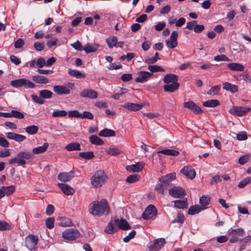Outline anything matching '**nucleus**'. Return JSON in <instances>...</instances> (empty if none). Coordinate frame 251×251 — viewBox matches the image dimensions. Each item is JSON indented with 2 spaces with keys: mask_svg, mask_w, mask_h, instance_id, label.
<instances>
[{
  "mask_svg": "<svg viewBox=\"0 0 251 251\" xmlns=\"http://www.w3.org/2000/svg\"><path fill=\"white\" fill-rule=\"evenodd\" d=\"M9 142L4 137H0V146L4 148H7L9 147Z\"/></svg>",
  "mask_w": 251,
  "mask_h": 251,
  "instance_id": "61",
  "label": "nucleus"
},
{
  "mask_svg": "<svg viewBox=\"0 0 251 251\" xmlns=\"http://www.w3.org/2000/svg\"><path fill=\"white\" fill-rule=\"evenodd\" d=\"M230 234H236L239 236H243L245 234V231L242 228L231 229L229 232Z\"/></svg>",
  "mask_w": 251,
  "mask_h": 251,
  "instance_id": "52",
  "label": "nucleus"
},
{
  "mask_svg": "<svg viewBox=\"0 0 251 251\" xmlns=\"http://www.w3.org/2000/svg\"><path fill=\"white\" fill-rule=\"evenodd\" d=\"M180 172L182 173L188 178L193 179L196 176L195 170L191 167L185 166L181 170Z\"/></svg>",
  "mask_w": 251,
  "mask_h": 251,
  "instance_id": "15",
  "label": "nucleus"
},
{
  "mask_svg": "<svg viewBox=\"0 0 251 251\" xmlns=\"http://www.w3.org/2000/svg\"><path fill=\"white\" fill-rule=\"evenodd\" d=\"M136 232L135 230H132L127 236L123 238V241L125 243L128 242L131 239L133 238L136 235Z\"/></svg>",
  "mask_w": 251,
  "mask_h": 251,
  "instance_id": "56",
  "label": "nucleus"
},
{
  "mask_svg": "<svg viewBox=\"0 0 251 251\" xmlns=\"http://www.w3.org/2000/svg\"><path fill=\"white\" fill-rule=\"evenodd\" d=\"M140 179V176L138 175L134 174L130 175L126 179V181L129 183H133L138 181Z\"/></svg>",
  "mask_w": 251,
  "mask_h": 251,
  "instance_id": "46",
  "label": "nucleus"
},
{
  "mask_svg": "<svg viewBox=\"0 0 251 251\" xmlns=\"http://www.w3.org/2000/svg\"><path fill=\"white\" fill-rule=\"evenodd\" d=\"M32 80L37 83L41 84H46L49 82V79L43 75H34L32 76Z\"/></svg>",
  "mask_w": 251,
  "mask_h": 251,
  "instance_id": "19",
  "label": "nucleus"
},
{
  "mask_svg": "<svg viewBox=\"0 0 251 251\" xmlns=\"http://www.w3.org/2000/svg\"><path fill=\"white\" fill-rule=\"evenodd\" d=\"M99 47L98 45L96 44H87L84 47L83 50L86 53L92 52L97 50Z\"/></svg>",
  "mask_w": 251,
  "mask_h": 251,
  "instance_id": "27",
  "label": "nucleus"
},
{
  "mask_svg": "<svg viewBox=\"0 0 251 251\" xmlns=\"http://www.w3.org/2000/svg\"><path fill=\"white\" fill-rule=\"evenodd\" d=\"M251 110L249 107L233 106L229 110V112L235 116H242Z\"/></svg>",
  "mask_w": 251,
  "mask_h": 251,
  "instance_id": "3",
  "label": "nucleus"
},
{
  "mask_svg": "<svg viewBox=\"0 0 251 251\" xmlns=\"http://www.w3.org/2000/svg\"><path fill=\"white\" fill-rule=\"evenodd\" d=\"M79 156L84 159L90 160L94 157V152L92 151L87 152H81L79 153Z\"/></svg>",
  "mask_w": 251,
  "mask_h": 251,
  "instance_id": "44",
  "label": "nucleus"
},
{
  "mask_svg": "<svg viewBox=\"0 0 251 251\" xmlns=\"http://www.w3.org/2000/svg\"><path fill=\"white\" fill-rule=\"evenodd\" d=\"M144 105L142 103L138 104L132 102H127L122 105V106L129 111H137L141 109L144 106Z\"/></svg>",
  "mask_w": 251,
  "mask_h": 251,
  "instance_id": "16",
  "label": "nucleus"
},
{
  "mask_svg": "<svg viewBox=\"0 0 251 251\" xmlns=\"http://www.w3.org/2000/svg\"><path fill=\"white\" fill-rule=\"evenodd\" d=\"M75 176V172L71 171L69 172L60 173L57 176L58 179L62 182L69 181Z\"/></svg>",
  "mask_w": 251,
  "mask_h": 251,
  "instance_id": "12",
  "label": "nucleus"
},
{
  "mask_svg": "<svg viewBox=\"0 0 251 251\" xmlns=\"http://www.w3.org/2000/svg\"><path fill=\"white\" fill-rule=\"evenodd\" d=\"M17 156L20 157L23 159H30L33 157V155L31 152L26 151L19 152L17 154Z\"/></svg>",
  "mask_w": 251,
  "mask_h": 251,
  "instance_id": "38",
  "label": "nucleus"
},
{
  "mask_svg": "<svg viewBox=\"0 0 251 251\" xmlns=\"http://www.w3.org/2000/svg\"><path fill=\"white\" fill-rule=\"evenodd\" d=\"M177 36L178 34L177 31H174L172 32L169 39L166 41V45L168 48L170 49H173L177 46Z\"/></svg>",
  "mask_w": 251,
  "mask_h": 251,
  "instance_id": "9",
  "label": "nucleus"
},
{
  "mask_svg": "<svg viewBox=\"0 0 251 251\" xmlns=\"http://www.w3.org/2000/svg\"><path fill=\"white\" fill-rule=\"evenodd\" d=\"M223 88L232 93H235L238 91V87L237 85L228 82L224 83L223 84Z\"/></svg>",
  "mask_w": 251,
  "mask_h": 251,
  "instance_id": "23",
  "label": "nucleus"
},
{
  "mask_svg": "<svg viewBox=\"0 0 251 251\" xmlns=\"http://www.w3.org/2000/svg\"><path fill=\"white\" fill-rule=\"evenodd\" d=\"M106 42L109 48L116 47L117 44V38L115 36L110 37L106 39Z\"/></svg>",
  "mask_w": 251,
  "mask_h": 251,
  "instance_id": "37",
  "label": "nucleus"
},
{
  "mask_svg": "<svg viewBox=\"0 0 251 251\" xmlns=\"http://www.w3.org/2000/svg\"><path fill=\"white\" fill-rule=\"evenodd\" d=\"M179 84L177 82H173L171 84H167L163 87L165 92H173L178 89Z\"/></svg>",
  "mask_w": 251,
  "mask_h": 251,
  "instance_id": "20",
  "label": "nucleus"
},
{
  "mask_svg": "<svg viewBox=\"0 0 251 251\" xmlns=\"http://www.w3.org/2000/svg\"><path fill=\"white\" fill-rule=\"evenodd\" d=\"M23 86H24L26 88L33 89L35 87V85L29 80L25 78H23L22 87Z\"/></svg>",
  "mask_w": 251,
  "mask_h": 251,
  "instance_id": "48",
  "label": "nucleus"
},
{
  "mask_svg": "<svg viewBox=\"0 0 251 251\" xmlns=\"http://www.w3.org/2000/svg\"><path fill=\"white\" fill-rule=\"evenodd\" d=\"M82 98H87L91 99H95L98 97V93L94 90L85 89L79 94Z\"/></svg>",
  "mask_w": 251,
  "mask_h": 251,
  "instance_id": "10",
  "label": "nucleus"
},
{
  "mask_svg": "<svg viewBox=\"0 0 251 251\" xmlns=\"http://www.w3.org/2000/svg\"><path fill=\"white\" fill-rule=\"evenodd\" d=\"M159 184H157L155 186V190L158 193L164 194V192L168 189V186L164 184L162 182H160Z\"/></svg>",
  "mask_w": 251,
  "mask_h": 251,
  "instance_id": "40",
  "label": "nucleus"
},
{
  "mask_svg": "<svg viewBox=\"0 0 251 251\" xmlns=\"http://www.w3.org/2000/svg\"><path fill=\"white\" fill-rule=\"evenodd\" d=\"M2 189L4 193V195L9 196L14 193L15 190V186L11 185L9 186H2Z\"/></svg>",
  "mask_w": 251,
  "mask_h": 251,
  "instance_id": "45",
  "label": "nucleus"
},
{
  "mask_svg": "<svg viewBox=\"0 0 251 251\" xmlns=\"http://www.w3.org/2000/svg\"><path fill=\"white\" fill-rule=\"evenodd\" d=\"M232 134L236 136V138L239 141L245 140L248 138L247 135L244 131H241L238 134L235 133H232Z\"/></svg>",
  "mask_w": 251,
  "mask_h": 251,
  "instance_id": "50",
  "label": "nucleus"
},
{
  "mask_svg": "<svg viewBox=\"0 0 251 251\" xmlns=\"http://www.w3.org/2000/svg\"><path fill=\"white\" fill-rule=\"evenodd\" d=\"M53 90L59 95H68L71 92L68 87L64 85H55L53 87Z\"/></svg>",
  "mask_w": 251,
  "mask_h": 251,
  "instance_id": "14",
  "label": "nucleus"
},
{
  "mask_svg": "<svg viewBox=\"0 0 251 251\" xmlns=\"http://www.w3.org/2000/svg\"><path fill=\"white\" fill-rule=\"evenodd\" d=\"M165 244V240L163 238H158L154 240L153 243H150L149 249L151 251H158Z\"/></svg>",
  "mask_w": 251,
  "mask_h": 251,
  "instance_id": "5",
  "label": "nucleus"
},
{
  "mask_svg": "<svg viewBox=\"0 0 251 251\" xmlns=\"http://www.w3.org/2000/svg\"><path fill=\"white\" fill-rule=\"evenodd\" d=\"M114 222L120 229L127 230L130 228L127 221L123 218L120 220L115 219L114 220Z\"/></svg>",
  "mask_w": 251,
  "mask_h": 251,
  "instance_id": "17",
  "label": "nucleus"
},
{
  "mask_svg": "<svg viewBox=\"0 0 251 251\" xmlns=\"http://www.w3.org/2000/svg\"><path fill=\"white\" fill-rule=\"evenodd\" d=\"M38 240V238L37 236L28 235L25 238V246L28 250H33L36 246Z\"/></svg>",
  "mask_w": 251,
  "mask_h": 251,
  "instance_id": "7",
  "label": "nucleus"
},
{
  "mask_svg": "<svg viewBox=\"0 0 251 251\" xmlns=\"http://www.w3.org/2000/svg\"><path fill=\"white\" fill-rule=\"evenodd\" d=\"M178 76L176 75L170 74L165 75L163 78V81L165 83L168 84L177 82Z\"/></svg>",
  "mask_w": 251,
  "mask_h": 251,
  "instance_id": "22",
  "label": "nucleus"
},
{
  "mask_svg": "<svg viewBox=\"0 0 251 251\" xmlns=\"http://www.w3.org/2000/svg\"><path fill=\"white\" fill-rule=\"evenodd\" d=\"M89 211L93 216H101L107 215L109 211L107 201L102 199L100 201H94L89 205Z\"/></svg>",
  "mask_w": 251,
  "mask_h": 251,
  "instance_id": "1",
  "label": "nucleus"
},
{
  "mask_svg": "<svg viewBox=\"0 0 251 251\" xmlns=\"http://www.w3.org/2000/svg\"><path fill=\"white\" fill-rule=\"evenodd\" d=\"M220 90V86L216 85L212 87L210 90H209L207 94L208 95H216L218 94Z\"/></svg>",
  "mask_w": 251,
  "mask_h": 251,
  "instance_id": "51",
  "label": "nucleus"
},
{
  "mask_svg": "<svg viewBox=\"0 0 251 251\" xmlns=\"http://www.w3.org/2000/svg\"><path fill=\"white\" fill-rule=\"evenodd\" d=\"M54 219L53 218H48L46 221V225L49 229H51L54 226Z\"/></svg>",
  "mask_w": 251,
  "mask_h": 251,
  "instance_id": "60",
  "label": "nucleus"
},
{
  "mask_svg": "<svg viewBox=\"0 0 251 251\" xmlns=\"http://www.w3.org/2000/svg\"><path fill=\"white\" fill-rule=\"evenodd\" d=\"M52 93L48 90H43L39 92V96L42 99H49L52 96Z\"/></svg>",
  "mask_w": 251,
  "mask_h": 251,
  "instance_id": "35",
  "label": "nucleus"
},
{
  "mask_svg": "<svg viewBox=\"0 0 251 251\" xmlns=\"http://www.w3.org/2000/svg\"><path fill=\"white\" fill-rule=\"evenodd\" d=\"M138 76L136 78L135 81L138 83H143L147 81L153 75L151 73L147 71H140L138 73Z\"/></svg>",
  "mask_w": 251,
  "mask_h": 251,
  "instance_id": "11",
  "label": "nucleus"
},
{
  "mask_svg": "<svg viewBox=\"0 0 251 251\" xmlns=\"http://www.w3.org/2000/svg\"><path fill=\"white\" fill-rule=\"evenodd\" d=\"M68 73L72 76H75L77 78H84L85 75L78 70H74L71 69L68 70Z\"/></svg>",
  "mask_w": 251,
  "mask_h": 251,
  "instance_id": "42",
  "label": "nucleus"
},
{
  "mask_svg": "<svg viewBox=\"0 0 251 251\" xmlns=\"http://www.w3.org/2000/svg\"><path fill=\"white\" fill-rule=\"evenodd\" d=\"M158 153H162L167 155H171L176 156H177L179 152L178 151L173 150V149H165L157 151Z\"/></svg>",
  "mask_w": 251,
  "mask_h": 251,
  "instance_id": "26",
  "label": "nucleus"
},
{
  "mask_svg": "<svg viewBox=\"0 0 251 251\" xmlns=\"http://www.w3.org/2000/svg\"><path fill=\"white\" fill-rule=\"evenodd\" d=\"M106 152L111 155L116 156L121 153V151L116 148H109L106 150Z\"/></svg>",
  "mask_w": 251,
  "mask_h": 251,
  "instance_id": "47",
  "label": "nucleus"
},
{
  "mask_svg": "<svg viewBox=\"0 0 251 251\" xmlns=\"http://www.w3.org/2000/svg\"><path fill=\"white\" fill-rule=\"evenodd\" d=\"M25 131L29 134L34 135L37 133L39 127L35 125H32L27 126L25 128Z\"/></svg>",
  "mask_w": 251,
  "mask_h": 251,
  "instance_id": "39",
  "label": "nucleus"
},
{
  "mask_svg": "<svg viewBox=\"0 0 251 251\" xmlns=\"http://www.w3.org/2000/svg\"><path fill=\"white\" fill-rule=\"evenodd\" d=\"M89 138V141L92 144L99 146L102 145L104 144V142L96 135H91Z\"/></svg>",
  "mask_w": 251,
  "mask_h": 251,
  "instance_id": "30",
  "label": "nucleus"
},
{
  "mask_svg": "<svg viewBox=\"0 0 251 251\" xmlns=\"http://www.w3.org/2000/svg\"><path fill=\"white\" fill-rule=\"evenodd\" d=\"M210 198L208 196L203 195L202 196L200 199V203L201 206H203L205 208L208 204L210 202Z\"/></svg>",
  "mask_w": 251,
  "mask_h": 251,
  "instance_id": "43",
  "label": "nucleus"
},
{
  "mask_svg": "<svg viewBox=\"0 0 251 251\" xmlns=\"http://www.w3.org/2000/svg\"><path fill=\"white\" fill-rule=\"evenodd\" d=\"M251 181L250 177H247L241 180L238 185V187L240 188H243L246 186Z\"/></svg>",
  "mask_w": 251,
  "mask_h": 251,
  "instance_id": "54",
  "label": "nucleus"
},
{
  "mask_svg": "<svg viewBox=\"0 0 251 251\" xmlns=\"http://www.w3.org/2000/svg\"><path fill=\"white\" fill-rule=\"evenodd\" d=\"M68 116L69 117H75L81 118V113H79L77 110L70 111L68 112Z\"/></svg>",
  "mask_w": 251,
  "mask_h": 251,
  "instance_id": "62",
  "label": "nucleus"
},
{
  "mask_svg": "<svg viewBox=\"0 0 251 251\" xmlns=\"http://www.w3.org/2000/svg\"><path fill=\"white\" fill-rule=\"evenodd\" d=\"M23 78H20L12 80L10 82V84L14 87L18 88L22 87Z\"/></svg>",
  "mask_w": 251,
  "mask_h": 251,
  "instance_id": "53",
  "label": "nucleus"
},
{
  "mask_svg": "<svg viewBox=\"0 0 251 251\" xmlns=\"http://www.w3.org/2000/svg\"><path fill=\"white\" fill-rule=\"evenodd\" d=\"M156 214V208L154 205L151 204L146 208L142 214V218L145 220H148L154 217Z\"/></svg>",
  "mask_w": 251,
  "mask_h": 251,
  "instance_id": "6",
  "label": "nucleus"
},
{
  "mask_svg": "<svg viewBox=\"0 0 251 251\" xmlns=\"http://www.w3.org/2000/svg\"><path fill=\"white\" fill-rule=\"evenodd\" d=\"M143 166L140 163H137L135 164L127 166L126 170L129 172H139L143 169Z\"/></svg>",
  "mask_w": 251,
  "mask_h": 251,
  "instance_id": "24",
  "label": "nucleus"
},
{
  "mask_svg": "<svg viewBox=\"0 0 251 251\" xmlns=\"http://www.w3.org/2000/svg\"><path fill=\"white\" fill-rule=\"evenodd\" d=\"M31 98L32 100L35 102L42 104L45 102V100H43L40 97H38L35 95H32Z\"/></svg>",
  "mask_w": 251,
  "mask_h": 251,
  "instance_id": "63",
  "label": "nucleus"
},
{
  "mask_svg": "<svg viewBox=\"0 0 251 251\" xmlns=\"http://www.w3.org/2000/svg\"><path fill=\"white\" fill-rule=\"evenodd\" d=\"M175 207L183 209L186 208L187 206V199L183 200L182 201L177 200L174 201Z\"/></svg>",
  "mask_w": 251,
  "mask_h": 251,
  "instance_id": "34",
  "label": "nucleus"
},
{
  "mask_svg": "<svg viewBox=\"0 0 251 251\" xmlns=\"http://www.w3.org/2000/svg\"><path fill=\"white\" fill-rule=\"evenodd\" d=\"M220 104L219 101L217 100H211L204 101L203 105L208 107H215Z\"/></svg>",
  "mask_w": 251,
  "mask_h": 251,
  "instance_id": "36",
  "label": "nucleus"
},
{
  "mask_svg": "<svg viewBox=\"0 0 251 251\" xmlns=\"http://www.w3.org/2000/svg\"><path fill=\"white\" fill-rule=\"evenodd\" d=\"M148 70H150L151 73L157 72H164L165 70L161 67L157 65H149L148 68Z\"/></svg>",
  "mask_w": 251,
  "mask_h": 251,
  "instance_id": "49",
  "label": "nucleus"
},
{
  "mask_svg": "<svg viewBox=\"0 0 251 251\" xmlns=\"http://www.w3.org/2000/svg\"><path fill=\"white\" fill-rule=\"evenodd\" d=\"M11 152L9 149H3L0 150V158H5L10 155Z\"/></svg>",
  "mask_w": 251,
  "mask_h": 251,
  "instance_id": "58",
  "label": "nucleus"
},
{
  "mask_svg": "<svg viewBox=\"0 0 251 251\" xmlns=\"http://www.w3.org/2000/svg\"><path fill=\"white\" fill-rule=\"evenodd\" d=\"M106 180V176L101 170L97 171L91 178V184L94 187H101Z\"/></svg>",
  "mask_w": 251,
  "mask_h": 251,
  "instance_id": "2",
  "label": "nucleus"
},
{
  "mask_svg": "<svg viewBox=\"0 0 251 251\" xmlns=\"http://www.w3.org/2000/svg\"><path fill=\"white\" fill-rule=\"evenodd\" d=\"M184 221V216L180 213H178L176 216V218L172 221V223L174 224L177 222L182 224Z\"/></svg>",
  "mask_w": 251,
  "mask_h": 251,
  "instance_id": "57",
  "label": "nucleus"
},
{
  "mask_svg": "<svg viewBox=\"0 0 251 251\" xmlns=\"http://www.w3.org/2000/svg\"><path fill=\"white\" fill-rule=\"evenodd\" d=\"M99 135L102 137H112L115 135V132L112 129L105 128L101 130Z\"/></svg>",
  "mask_w": 251,
  "mask_h": 251,
  "instance_id": "29",
  "label": "nucleus"
},
{
  "mask_svg": "<svg viewBox=\"0 0 251 251\" xmlns=\"http://www.w3.org/2000/svg\"><path fill=\"white\" fill-rule=\"evenodd\" d=\"M78 231L75 228H69L65 230L62 233L64 239L68 240H74L78 236Z\"/></svg>",
  "mask_w": 251,
  "mask_h": 251,
  "instance_id": "8",
  "label": "nucleus"
},
{
  "mask_svg": "<svg viewBox=\"0 0 251 251\" xmlns=\"http://www.w3.org/2000/svg\"><path fill=\"white\" fill-rule=\"evenodd\" d=\"M67 114V112L65 110H58L54 111L52 116L53 117H65Z\"/></svg>",
  "mask_w": 251,
  "mask_h": 251,
  "instance_id": "55",
  "label": "nucleus"
},
{
  "mask_svg": "<svg viewBox=\"0 0 251 251\" xmlns=\"http://www.w3.org/2000/svg\"><path fill=\"white\" fill-rule=\"evenodd\" d=\"M49 145L48 143H45L42 146H39L37 148H33L32 149V152L35 154L45 152L47 151Z\"/></svg>",
  "mask_w": 251,
  "mask_h": 251,
  "instance_id": "25",
  "label": "nucleus"
},
{
  "mask_svg": "<svg viewBox=\"0 0 251 251\" xmlns=\"http://www.w3.org/2000/svg\"><path fill=\"white\" fill-rule=\"evenodd\" d=\"M65 149L68 151H80V145L77 142L71 143L67 145L65 147Z\"/></svg>",
  "mask_w": 251,
  "mask_h": 251,
  "instance_id": "28",
  "label": "nucleus"
},
{
  "mask_svg": "<svg viewBox=\"0 0 251 251\" xmlns=\"http://www.w3.org/2000/svg\"><path fill=\"white\" fill-rule=\"evenodd\" d=\"M58 185L62 192L67 195H72L75 192L74 189L66 183H58Z\"/></svg>",
  "mask_w": 251,
  "mask_h": 251,
  "instance_id": "18",
  "label": "nucleus"
},
{
  "mask_svg": "<svg viewBox=\"0 0 251 251\" xmlns=\"http://www.w3.org/2000/svg\"><path fill=\"white\" fill-rule=\"evenodd\" d=\"M183 106L184 107L189 108L195 114H199L202 112L201 108L192 101L185 102Z\"/></svg>",
  "mask_w": 251,
  "mask_h": 251,
  "instance_id": "13",
  "label": "nucleus"
},
{
  "mask_svg": "<svg viewBox=\"0 0 251 251\" xmlns=\"http://www.w3.org/2000/svg\"><path fill=\"white\" fill-rule=\"evenodd\" d=\"M115 223H113V221H110L107 226L105 227L104 231L108 234H112L117 231V227L115 226Z\"/></svg>",
  "mask_w": 251,
  "mask_h": 251,
  "instance_id": "31",
  "label": "nucleus"
},
{
  "mask_svg": "<svg viewBox=\"0 0 251 251\" xmlns=\"http://www.w3.org/2000/svg\"><path fill=\"white\" fill-rule=\"evenodd\" d=\"M169 193L175 198H181L185 195V191L181 187L174 186L169 189Z\"/></svg>",
  "mask_w": 251,
  "mask_h": 251,
  "instance_id": "4",
  "label": "nucleus"
},
{
  "mask_svg": "<svg viewBox=\"0 0 251 251\" xmlns=\"http://www.w3.org/2000/svg\"><path fill=\"white\" fill-rule=\"evenodd\" d=\"M205 209V208H202L199 205H195L191 206L188 211V213L190 215H195L201 212L202 210Z\"/></svg>",
  "mask_w": 251,
  "mask_h": 251,
  "instance_id": "33",
  "label": "nucleus"
},
{
  "mask_svg": "<svg viewBox=\"0 0 251 251\" xmlns=\"http://www.w3.org/2000/svg\"><path fill=\"white\" fill-rule=\"evenodd\" d=\"M10 164H17L19 166H24L26 162L25 159L21 158L20 157H16L9 160Z\"/></svg>",
  "mask_w": 251,
  "mask_h": 251,
  "instance_id": "32",
  "label": "nucleus"
},
{
  "mask_svg": "<svg viewBox=\"0 0 251 251\" xmlns=\"http://www.w3.org/2000/svg\"><path fill=\"white\" fill-rule=\"evenodd\" d=\"M24 114L17 110H13L10 112V118H15L18 119L24 118Z\"/></svg>",
  "mask_w": 251,
  "mask_h": 251,
  "instance_id": "41",
  "label": "nucleus"
},
{
  "mask_svg": "<svg viewBox=\"0 0 251 251\" xmlns=\"http://www.w3.org/2000/svg\"><path fill=\"white\" fill-rule=\"evenodd\" d=\"M227 68L233 71H243L244 70V66L240 63H231L227 64Z\"/></svg>",
  "mask_w": 251,
  "mask_h": 251,
  "instance_id": "21",
  "label": "nucleus"
},
{
  "mask_svg": "<svg viewBox=\"0 0 251 251\" xmlns=\"http://www.w3.org/2000/svg\"><path fill=\"white\" fill-rule=\"evenodd\" d=\"M10 226L5 221H0V230L9 229Z\"/></svg>",
  "mask_w": 251,
  "mask_h": 251,
  "instance_id": "64",
  "label": "nucleus"
},
{
  "mask_svg": "<svg viewBox=\"0 0 251 251\" xmlns=\"http://www.w3.org/2000/svg\"><path fill=\"white\" fill-rule=\"evenodd\" d=\"M214 60L216 61H229L230 60L229 59L226 55L224 54L215 56L214 58Z\"/></svg>",
  "mask_w": 251,
  "mask_h": 251,
  "instance_id": "59",
  "label": "nucleus"
}]
</instances>
